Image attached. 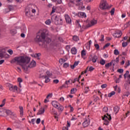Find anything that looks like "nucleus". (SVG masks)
I'll list each match as a JSON object with an SVG mask.
<instances>
[{"label":"nucleus","mask_w":130,"mask_h":130,"mask_svg":"<svg viewBox=\"0 0 130 130\" xmlns=\"http://www.w3.org/2000/svg\"><path fill=\"white\" fill-rule=\"evenodd\" d=\"M21 32L22 33H26V32H27V29L26 27H23V29H21Z\"/></svg>","instance_id":"44"},{"label":"nucleus","mask_w":130,"mask_h":130,"mask_svg":"<svg viewBox=\"0 0 130 130\" xmlns=\"http://www.w3.org/2000/svg\"><path fill=\"white\" fill-rule=\"evenodd\" d=\"M51 20L50 19H47L45 22V24L46 25H50V24H51Z\"/></svg>","instance_id":"30"},{"label":"nucleus","mask_w":130,"mask_h":130,"mask_svg":"<svg viewBox=\"0 0 130 130\" xmlns=\"http://www.w3.org/2000/svg\"><path fill=\"white\" fill-rule=\"evenodd\" d=\"M97 24V20L93 19L89 21V22L87 24L88 27H92V26H94Z\"/></svg>","instance_id":"9"},{"label":"nucleus","mask_w":130,"mask_h":130,"mask_svg":"<svg viewBox=\"0 0 130 130\" xmlns=\"http://www.w3.org/2000/svg\"><path fill=\"white\" fill-rule=\"evenodd\" d=\"M50 113L51 114H53L54 115H57V112L55 111V109L52 108V110L50 111Z\"/></svg>","instance_id":"21"},{"label":"nucleus","mask_w":130,"mask_h":130,"mask_svg":"<svg viewBox=\"0 0 130 130\" xmlns=\"http://www.w3.org/2000/svg\"><path fill=\"white\" fill-rule=\"evenodd\" d=\"M17 81L18 83H22V82H23V80L21 78H18Z\"/></svg>","instance_id":"62"},{"label":"nucleus","mask_w":130,"mask_h":130,"mask_svg":"<svg viewBox=\"0 0 130 130\" xmlns=\"http://www.w3.org/2000/svg\"><path fill=\"white\" fill-rule=\"evenodd\" d=\"M89 45H88V49H90V47H91V44H92V41L90 40L88 42Z\"/></svg>","instance_id":"59"},{"label":"nucleus","mask_w":130,"mask_h":130,"mask_svg":"<svg viewBox=\"0 0 130 130\" xmlns=\"http://www.w3.org/2000/svg\"><path fill=\"white\" fill-rule=\"evenodd\" d=\"M53 83H54V84H58L59 80H58V79H55L53 81Z\"/></svg>","instance_id":"48"},{"label":"nucleus","mask_w":130,"mask_h":130,"mask_svg":"<svg viewBox=\"0 0 130 130\" xmlns=\"http://www.w3.org/2000/svg\"><path fill=\"white\" fill-rule=\"evenodd\" d=\"M66 49L68 51H70V49H71V46L70 45H67V46H66Z\"/></svg>","instance_id":"53"},{"label":"nucleus","mask_w":130,"mask_h":130,"mask_svg":"<svg viewBox=\"0 0 130 130\" xmlns=\"http://www.w3.org/2000/svg\"><path fill=\"white\" fill-rule=\"evenodd\" d=\"M64 17L67 23H68V24H71V23H72V19H71L70 16L68 15H65Z\"/></svg>","instance_id":"15"},{"label":"nucleus","mask_w":130,"mask_h":130,"mask_svg":"<svg viewBox=\"0 0 130 130\" xmlns=\"http://www.w3.org/2000/svg\"><path fill=\"white\" fill-rule=\"evenodd\" d=\"M70 126H71V122H69V121H67V130L69 129V128H68V127H70Z\"/></svg>","instance_id":"54"},{"label":"nucleus","mask_w":130,"mask_h":130,"mask_svg":"<svg viewBox=\"0 0 130 130\" xmlns=\"http://www.w3.org/2000/svg\"><path fill=\"white\" fill-rule=\"evenodd\" d=\"M122 35V31L121 30H116L113 34V36L114 38H119L121 37Z\"/></svg>","instance_id":"7"},{"label":"nucleus","mask_w":130,"mask_h":130,"mask_svg":"<svg viewBox=\"0 0 130 130\" xmlns=\"http://www.w3.org/2000/svg\"><path fill=\"white\" fill-rule=\"evenodd\" d=\"M59 101H60L61 102H63L64 101V98L63 97H61L59 99Z\"/></svg>","instance_id":"60"},{"label":"nucleus","mask_w":130,"mask_h":130,"mask_svg":"<svg viewBox=\"0 0 130 130\" xmlns=\"http://www.w3.org/2000/svg\"><path fill=\"white\" fill-rule=\"evenodd\" d=\"M79 63H80V61H75L74 62V64L71 66V69L74 70V69H75V67H77V66H78V64H79Z\"/></svg>","instance_id":"19"},{"label":"nucleus","mask_w":130,"mask_h":130,"mask_svg":"<svg viewBox=\"0 0 130 130\" xmlns=\"http://www.w3.org/2000/svg\"><path fill=\"white\" fill-rule=\"evenodd\" d=\"M73 40L74 41H79V37H78L77 36H74L73 37Z\"/></svg>","instance_id":"28"},{"label":"nucleus","mask_w":130,"mask_h":130,"mask_svg":"<svg viewBox=\"0 0 130 130\" xmlns=\"http://www.w3.org/2000/svg\"><path fill=\"white\" fill-rule=\"evenodd\" d=\"M78 16L79 18H87V14L85 12H79L78 13Z\"/></svg>","instance_id":"13"},{"label":"nucleus","mask_w":130,"mask_h":130,"mask_svg":"<svg viewBox=\"0 0 130 130\" xmlns=\"http://www.w3.org/2000/svg\"><path fill=\"white\" fill-rule=\"evenodd\" d=\"M10 33L12 35H15V34H17V30L16 29H12L10 30Z\"/></svg>","instance_id":"22"},{"label":"nucleus","mask_w":130,"mask_h":130,"mask_svg":"<svg viewBox=\"0 0 130 130\" xmlns=\"http://www.w3.org/2000/svg\"><path fill=\"white\" fill-rule=\"evenodd\" d=\"M16 70L17 71V72H18L19 73H21V72H22V70H21V68L19 67H16Z\"/></svg>","instance_id":"52"},{"label":"nucleus","mask_w":130,"mask_h":130,"mask_svg":"<svg viewBox=\"0 0 130 130\" xmlns=\"http://www.w3.org/2000/svg\"><path fill=\"white\" fill-rule=\"evenodd\" d=\"M125 69H126L128 67H129L130 66V62H129V60H127L126 62H125Z\"/></svg>","instance_id":"34"},{"label":"nucleus","mask_w":130,"mask_h":130,"mask_svg":"<svg viewBox=\"0 0 130 130\" xmlns=\"http://www.w3.org/2000/svg\"><path fill=\"white\" fill-rule=\"evenodd\" d=\"M122 45L123 47H126L127 46V42H123Z\"/></svg>","instance_id":"40"},{"label":"nucleus","mask_w":130,"mask_h":130,"mask_svg":"<svg viewBox=\"0 0 130 130\" xmlns=\"http://www.w3.org/2000/svg\"><path fill=\"white\" fill-rule=\"evenodd\" d=\"M114 112H115L116 114V113H117L118 112V111H119V108L118 106H115V107H114Z\"/></svg>","instance_id":"23"},{"label":"nucleus","mask_w":130,"mask_h":130,"mask_svg":"<svg viewBox=\"0 0 130 130\" xmlns=\"http://www.w3.org/2000/svg\"><path fill=\"white\" fill-rule=\"evenodd\" d=\"M90 124V120L89 118H85L84 120L82 123V125L84 127H87Z\"/></svg>","instance_id":"11"},{"label":"nucleus","mask_w":130,"mask_h":130,"mask_svg":"<svg viewBox=\"0 0 130 130\" xmlns=\"http://www.w3.org/2000/svg\"><path fill=\"white\" fill-rule=\"evenodd\" d=\"M115 11V9L114 8H113L111 11H110L111 15L112 16V15H114V12Z\"/></svg>","instance_id":"50"},{"label":"nucleus","mask_w":130,"mask_h":130,"mask_svg":"<svg viewBox=\"0 0 130 130\" xmlns=\"http://www.w3.org/2000/svg\"><path fill=\"white\" fill-rule=\"evenodd\" d=\"M31 58L27 56H19L14 57L13 59L11 60V63H17L22 68V70L24 73H27L29 68H33V60L31 61L30 63L27 66V64L30 62Z\"/></svg>","instance_id":"1"},{"label":"nucleus","mask_w":130,"mask_h":130,"mask_svg":"<svg viewBox=\"0 0 130 130\" xmlns=\"http://www.w3.org/2000/svg\"><path fill=\"white\" fill-rule=\"evenodd\" d=\"M56 10V8L55 7H52V12L51 13V14L52 15V14H53L54 13H55V11Z\"/></svg>","instance_id":"43"},{"label":"nucleus","mask_w":130,"mask_h":130,"mask_svg":"<svg viewBox=\"0 0 130 130\" xmlns=\"http://www.w3.org/2000/svg\"><path fill=\"white\" fill-rule=\"evenodd\" d=\"M6 113L7 115H14V114L12 112V111L8 109H4L3 110V114Z\"/></svg>","instance_id":"14"},{"label":"nucleus","mask_w":130,"mask_h":130,"mask_svg":"<svg viewBox=\"0 0 130 130\" xmlns=\"http://www.w3.org/2000/svg\"><path fill=\"white\" fill-rule=\"evenodd\" d=\"M102 39H100V41H101L102 42L104 41V35H101Z\"/></svg>","instance_id":"56"},{"label":"nucleus","mask_w":130,"mask_h":130,"mask_svg":"<svg viewBox=\"0 0 130 130\" xmlns=\"http://www.w3.org/2000/svg\"><path fill=\"white\" fill-rule=\"evenodd\" d=\"M114 54H115V55H118V54H119V51H118V50L115 49L114 50Z\"/></svg>","instance_id":"35"},{"label":"nucleus","mask_w":130,"mask_h":130,"mask_svg":"<svg viewBox=\"0 0 130 130\" xmlns=\"http://www.w3.org/2000/svg\"><path fill=\"white\" fill-rule=\"evenodd\" d=\"M101 88L102 89H105V88H106L107 87V84H102L101 86Z\"/></svg>","instance_id":"47"},{"label":"nucleus","mask_w":130,"mask_h":130,"mask_svg":"<svg viewBox=\"0 0 130 130\" xmlns=\"http://www.w3.org/2000/svg\"><path fill=\"white\" fill-rule=\"evenodd\" d=\"M114 95H115V91H111L110 93L108 94V97L110 98Z\"/></svg>","instance_id":"26"},{"label":"nucleus","mask_w":130,"mask_h":130,"mask_svg":"<svg viewBox=\"0 0 130 130\" xmlns=\"http://www.w3.org/2000/svg\"><path fill=\"white\" fill-rule=\"evenodd\" d=\"M103 111L104 112H108V108L107 107H105L103 109Z\"/></svg>","instance_id":"41"},{"label":"nucleus","mask_w":130,"mask_h":130,"mask_svg":"<svg viewBox=\"0 0 130 130\" xmlns=\"http://www.w3.org/2000/svg\"><path fill=\"white\" fill-rule=\"evenodd\" d=\"M8 48L9 47H7L0 49V57H4V56H5V54L6 53V50H7V49H8Z\"/></svg>","instance_id":"10"},{"label":"nucleus","mask_w":130,"mask_h":130,"mask_svg":"<svg viewBox=\"0 0 130 130\" xmlns=\"http://www.w3.org/2000/svg\"><path fill=\"white\" fill-rule=\"evenodd\" d=\"M103 120L104 121V124L105 125H108L109 124V121L111 119V116L108 114L105 115L104 117H102Z\"/></svg>","instance_id":"4"},{"label":"nucleus","mask_w":130,"mask_h":130,"mask_svg":"<svg viewBox=\"0 0 130 130\" xmlns=\"http://www.w3.org/2000/svg\"><path fill=\"white\" fill-rule=\"evenodd\" d=\"M55 19L56 20V21H57L58 22V21H60L61 22L62 21V19H61V17H60V16H56L55 17Z\"/></svg>","instance_id":"25"},{"label":"nucleus","mask_w":130,"mask_h":130,"mask_svg":"<svg viewBox=\"0 0 130 130\" xmlns=\"http://www.w3.org/2000/svg\"><path fill=\"white\" fill-rule=\"evenodd\" d=\"M69 107H70V112H73L74 111V108L71 105L69 106Z\"/></svg>","instance_id":"63"},{"label":"nucleus","mask_w":130,"mask_h":130,"mask_svg":"<svg viewBox=\"0 0 130 130\" xmlns=\"http://www.w3.org/2000/svg\"><path fill=\"white\" fill-rule=\"evenodd\" d=\"M8 87L10 91H12V92H16L18 90V86L16 85L13 86L11 84H8Z\"/></svg>","instance_id":"8"},{"label":"nucleus","mask_w":130,"mask_h":130,"mask_svg":"<svg viewBox=\"0 0 130 130\" xmlns=\"http://www.w3.org/2000/svg\"><path fill=\"white\" fill-rule=\"evenodd\" d=\"M97 59H98V57H97L96 55H94L92 59V62H96V61H97Z\"/></svg>","instance_id":"24"},{"label":"nucleus","mask_w":130,"mask_h":130,"mask_svg":"<svg viewBox=\"0 0 130 130\" xmlns=\"http://www.w3.org/2000/svg\"><path fill=\"white\" fill-rule=\"evenodd\" d=\"M100 63L102 64V66H104V64H105V60L103 59H101Z\"/></svg>","instance_id":"38"},{"label":"nucleus","mask_w":130,"mask_h":130,"mask_svg":"<svg viewBox=\"0 0 130 130\" xmlns=\"http://www.w3.org/2000/svg\"><path fill=\"white\" fill-rule=\"evenodd\" d=\"M40 32V35L37 36L36 41L39 42H45V39L49 34V31L46 29H43Z\"/></svg>","instance_id":"2"},{"label":"nucleus","mask_w":130,"mask_h":130,"mask_svg":"<svg viewBox=\"0 0 130 130\" xmlns=\"http://www.w3.org/2000/svg\"><path fill=\"white\" fill-rule=\"evenodd\" d=\"M19 109H20V115H23V113H24L23 107L19 106Z\"/></svg>","instance_id":"27"},{"label":"nucleus","mask_w":130,"mask_h":130,"mask_svg":"<svg viewBox=\"0 0 130 130\" xmlns=\"http://www.w3.org/2000/svg\"><path fill=\"white\" fill-rule=\"evenodd\" d=\"M110 45V43H107L104 46V48L105 49L106 48V47H108V46H109Z\"/></svg>","instance_id":"64"},{"label":"nucleus","mask_w":130,"mask_h":130,"mask_svg":"<svg viewBox=\"0 0 130 130\" xmlns=\"http://www.w3.org/2000/svg\"><path fill=\"white\" fill-rule=\"evenodd\" d=\"M100 8L101 10H106V9H108V4L106 0H102L101 1Z\"/></svg>","instance_id":"5"},{"label":"nucleus","mask_w":130,"mask_h":130,"mask_svg":"<svg viewBox=\"0 0 130 130\" xmlns=\"http://www.w3.org/2000/svg\"><path fill=\"white\" fill-rule=\"evenodd\" d=\"M39 56H40V54H36L34 57H38V59H39Z\"/></svg>","instance_id":"57"},{"label":"nucleus","mask_w":130,"mask_h":130,"mask_svg":"<svg viewBox=\"0 0 130 130\" xmlns=\"http://www.w3.org/2000/svg\"><path fill=\"white\" fill-rule=\"evenodd\" d=\"M52 105L55 108H56L59 111V112H62L64 108L62 105H61L59 103H58L56 101H54L52 102Z\"/></svg>","instance_id":"3"},{"label":"nucleus","mask_w":130,"mask_h":130,"mask_svg":"<svg viewBox=\"0 0 130 130\" xmlns=\"http://www.w3.org/2000/svg\"><path fill=\"white\" fill-rule=\"evenodd\" d=\"M112 63H113V60H112L110 63H108L106 64H105L106 68H109L110 67V66H111V64H112Z\"/></svg>","instance_id":"29"},{"label":"nucleus","mask_w":130,"mask_h":130,"mask_svg":"<svg viewBox=\"0 0 130 130\" xmlns=\"http://www.w3.org/2000/svg\"><path fill=\"white\" fill-rule=\"evenodd\" d=\"M95 69L94 68H93V67H91L89 68V72H93V71H94Z\"/></svg>","instance_id":"58"},{"label":"nucleus","mask_w":130,"mask_h":130,"mask_svg":"<svg viewBox=\"0 0 130 130\" xmlns=\"http://www.w3.org/2000/svg\"><path fill=\"white\" fill-rule=\"evenodd\" d=\"M25 15L28 17H31V15L30 14V10L28 8H26L25 10Z\"/></svg>","instance_id":"20"},{"label":"nucleus","mask_w":130,"mask_h":130,"mask_svg":"<svg viewBox=\"0 0 130 130\" xmlns=\"http://www.w3.org/2000/svg\"><path fill=\"white\" fill-rule=\"evenodd\" d=\"M69 66H70L69 63H64L63 65V68H69Z\"/></svg>","instance_id":"49"},{"label":"nucleus","mask_w":130,"mask_h":130,"mask_svg":"<svg viewBox=\"0 0 130 130\" xmlns=\"http://www.w3.org/2000/svg\"><path fill=\"white\" fill-rule=\"evenodd\" d=\"M80 10H82L83 11H85V10H86V7L84 6H80Z\"/></svg>","instance_id":"61"},{"label":"nucleus","mask_w":130,"mask_h":130,"mask_svg":"<svg viewBox=\"0 0 130 130\" xmlns=\"http://www.w3.org/2000/svg\"><path fill=\"white\" fill-rule=\"evenodd\" d=\"M41 121V120L40 119V118H38L36 121V123L37 124H39V123H40Z\"/></svg>","instance_id":"55"},{"label":"nucleus","mask_w":130,"mask_h":130,"mask_svg":"<svg viewBox=\"0 0 130 130\" xmlns=\"http://www.w3.org/2000/svg\"><path fill=\"white\" fill-rule=\"evenodd\" d=\"M94 47L96 49V50H99V48H100V46H99V44H94Z\"/></svg>","instance_id":"37"},{"label":"nucleus","mask_w":130,"mask_h":130,"mask_svg":"<svg viewBox=\"0 0 130 130\" xmlns=\"http://www.w3.org/2000/svg\"><path fill=\"white\" fill-rule=\"evenodd\" d=\"M89 91H90V88H89V87L87 86L85 88V91H84V93H85V94H87V93H88V92H89Z\"/></svg>","instance_id":"36"},{"label":"nucleus","mask_w":130,"mask_h":130,"mask_svg":"<svg viewBox=\"0 0 130 130\" xmlns=\"http://www.w3.org/2000/svg\"><path fill=\"white\" fill-rule=\"evenodd\" d=\"M33 116L32 115V112H30V114H29V116H28V122L29 123L33 124Z\"/></svg>","instance_id":"16"},{"label":"nucleus","mask_w":130,"mask_h":130,"mask_svg":"<svg viewBox=\"0 0 130 130\" xmlns=\"http://www.w3.org/2000/svg\"><path fill=\"white\" fill-rule=\"evenodd\" d=\"M77 92V89L75 88L71 89V94H75Z\"/></svg>","instance_id":"31"},{"label":"nucleus","mask_w":130,"mask_h":130,"mask_svg":"<svg viewBox=\"0 0 130 130\" xmlns=\"http://www.w3.org/2000/svg\"><path fill=\"white\" fill-rule=\"evenodd\" d=\"M7 52H8V53H9V54H10V55H12L13 54V53H14V52L13 51V50L10 49H9Z\"/></svg>","instance_id":"42"},{"label":"nucleus","mask_w":130,"mask_h":130,"mask_svg":"<svg viewBox=\"0 0 130 130\" xmlns=\"http://www.w3.org/2000/svg\"><path fill=\"white\" fill-rule=\"evenodd\" d=\"M123 96H126V97H128V96H129V92L127 91V92H125L123 94Z\"/></svg>","instance_id":"46"},{"label":"nucleus","mask_w":130,"mask_h":130,"mask_svg":"<svg viewBox=\"0 0 130 130\" xmlns=\"http://www.w3.org/2000/svg\"><path fill=\"white\" fill-rule=\"evenodd\" d=\"M50 76V72L47 70H42L40 72V78H44L46 76Z\"/></svg>","instance_id":"6"},{"label":"nucleus","mask_w":130,"mask_h":130,"mask_svg":"<svg viewBox=\"0 0 130 130\" xmlns=\"http://www.w3.org/2000/svg\"><path fill=\"white\" fill-rule=\"evenodd\" d=\"M76 25L78 27V28H81L82 25H81V23H80V21L79 20H77L76 21Z\"/></svg>","instance_id":"32"},{"label":"nucleus","mask_w":130,"mask_h":130,"mask_svg":"<svg viewBox=\"0 0 130 130\" xmlns=\"http://www.w3.org/2000/svg\"><path fill=\"white\" fill-rule=\"evenodd\" d=\"M59 62L61 64H62L64 63V62H66V59L61 58L59 60Z\"/></svg>","instance_id":"33"},{"label":"nucleus","mask_w":130,"mask_h":130,"mask_svg":"<svg viewBox=\"0 0 130 130\" xmlns=\"http://www.w3.org/2000/svg\"><path fill=\"white\" fill-rule=\"evenodd\" d=\"M71 52L72 54H77V52H78V51L77 50V48L75 47H73L71 49Z\"/></svg>","instance_id":"18"},{"label":"nucleus","mask_w":130,"mask_h":130,"mask_svg":"<svg viewBox=\"0 0 130 130\" xmlns=\"http://www.w3.org/2000/svg\"><path fill=\"white\" fill-rule=\"evenodd\" d=\"M44 112H45V109L44 108H41L38 112V115H41V114H43Z\"/></svg>","instance_id":"17"},{"label":"nucleus","mask_w":130,"mask_h":130,"mask_svg":"<svg viewBox=\"0 0 130 130\" xmlns=\"http://www.w3.org/2000/svg\"><path fill=\"white\" fill-rule=\"evenodd\" d=\"M51 76H52V74L50 73V76L46 75L45 76H44V77H43L42 79H45L44 83L47 84V83H49V82H50V79L49 78L50 77H51Z\"/></svg>","instance_id":"12"},{"label":"nucleus","mask_w":130,"mask_h":130,"mask_svg":"<svg viewBox=\"0 0 130 130\" xmlns=\"http://www.w3.org/2000/svg\"><path fill=\"white\" fill-rule=\"evenodd\" d=\"M118 73H119V74H122L123 73V69H119L117 70Z\"/></svg>","instance_id":"45"},{"label":"nucleus","mask_w":130,"mask_h":130,"mask_svg":"<svg viewBox=\"0 0 130 130\" xmlns=\"http://www.w3.org/2000/svg\"><path fill=\"white\" fill-rule=\"evenodd\" d=\"M128 74H129V72H128V71H127L125 73V74H124V79H126V76H127V75H128Z\"/></svg>","instance_id":"51"},{"label":"nucleus","mask_w":130,"mask_h":130,"mask_svg":"<svg viewBox=\"0 0 130 130\" xmlns=\"http://www.w3.org/2000/svg\"><path fill=\"white\" fill-rule=\"evenodd\" d=\"M86 54V51H85V50H83L81 51V56H85Z\"/></svg>","instance_id":"39"}]
</instances>
